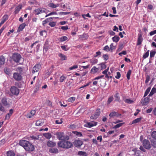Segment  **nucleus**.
<instances>
[{
	"mask_svg": "<svg viewBox=\"0 0 156 156\" xmlns=\"http://www.w3.org/2000/svg\"><path fill=\"white\" fill-rule=\"evenodd\" d=\"M66 77L64 76H61L60 78V82H63V81L64 80H65L66 79Z\"/></svg>",
	"mask_w": 156,
	"mask_h": 156,
	"instance_id": "nucleus-46",
	"label": "nucleus"
},
{
	"mask_svg": "<svg viewBox=\"0 0 156 156\" xmlns=\"http://www.w3.org/2000/svg\"><path fill=\"white\" fill-rule=\"evenodd\" d=\"M98 62V60L96 59H92L90 60V62L92 65L96 64Z\"/></svg>",
	"mask_w": 156,
	"mask_h": 156,
	"instance_id": "nucleus-34",
	"label": "nucleus"
},
{
	"mask_svg": "<svg viewBox=\"0 0 156 156\" xmlns=\"http://www.w3.org/2000/svg\"><path fill=\"white\" fill-rule=\"evenodd\" d=\"M78 67V66L77 65H74L73 66L70 67L69 68V69L70 70H72L73 69H76Z\"/></svg>",
	"mask_w": 156,
	"mask_h": 156,
	"instance_id": "nucleus-62",
	"label": "nucleus"
},
{
	"mask_svg": "<svg viewBox=\"0 0 156 156\" xmlns=\"http://www.w3.org/2000/svg\"><path fill=\"white\" fill-rule=\"evenodd\" d=\"M26 26V24L25 23H23L20 25L17 29V32H20L21 31L23 30Z\"/></svg>",
	"mask_w": 156,
	"mask_h": 156,
	"instance_id": "nucleus-17",
	"label": "nucleus"
},
{
	"mask_svg": "<svg viewBox=\"0 0 156 156\" xmlns=\"http://www.w3.org/2000/svg\"><path fill=\"white\" fill-rule=\"evenodd\" d=\"M49 25L51 27H54L56 25V23L55 22H52L49 23Z\"/></svg>",
	"mask_w": 156,
	"mask_h": 156,
	"instance_id": "nucleus-51",
	"label": "nucleus"
},
{
	"mask_svg": "<svg viewBox=\"0 0 156 156\" xmlns=\"http://www.w3.org/2000/svg\"><path fill=\"white\" fill-rule=\"evenodd\" d=\"M22 5H20L16 7L15 9V11L14 12V14H17L22 9Z\"/></svg>",
	"mask_w": 156,
	"mask_h": 156,
	"instance_id": "nucleus-19",
	"label": "nucleus"
},
{
	"mask_svg": "<svg viewBox=\"0 0 156 156\" xmlns=\"http://www.w3.org/2000/svg\"><path fill=\"white\" fill-rule=\"evenodd\" d=\"M1 102L2 104L5 106H7L9 105V103L8 101V98L5 97H4L2 98Z\"/></svg>",
	"mask_w": 156,
	"mask_h": 156,
	"instance_id": "nucleus-10",
	"label": "nucleus"
},
{
	"mask_svg": "<svg viewBox=\"0 0 156 156\" xmlns=\"http://www.w3.org/2000/svg\"><path fill=\"white\" fill-rule=\"evenodd\" d=\"M10 91L12 94L14 95L17 96L19 93V90L15 86L11 87L10 88Z\"/></svg>",
	"mask_w": 156,
	"mask_h": 156,
	"instance_id": "nucleus-4",
	"label": "nucleus"
},
{
	"mask_svg": "<svg viewBox=\"0 0 156 156\" xmlns=\"http://www.w3.org/2000/svg\"><path fill=\"white\" fill-rule=\"evenodd\" d=\"M117 113L116 112H111L109 114V116L111 117H113L115 116H116L117 115Z\"/></svg>",
	"mask_w": 156,
	"mask_h": 156,
	"instance_id": "nucleus-36",
	"label": "nucleus"
},
{
	"mask_svg": "<svg viewBox=\"0 0 156 156\" xmlns=\"http://www.w3.org/2000/svg\"><path fill=\"white\" fill-rule=\"evenodd\" d=\"M55 122L57 124H61L62 123V119H60V120H56L55 121Z\"/></svg>",
	"mask_w": 156,
	"mask_h": 156,
	"instance_id": "nucleus-63",
	"label": "nucleus"
},
{
	"mask_svg": "<svg viewBox=\"0 0 156 156\" xmlns=\"http://www.w3.org/2000/svg\"><path fill=\"white\" fill-rule=\"evenodd\" d=\"M113 100V97L112 96H110L108 98L107 102L108 104H110Z\"/></svg>",
	"mask_w": 156,
	"mask_h": 156,
	"instance_id": "nucleus-42",
	"label": "nucleus"
},
{
	"mask_svg": "<svg viewBox=\"0 0 156 156\" xmlns=\"http://www.w3.org/2000/svg\"><path fill=\"white\" fill-rule=\"evenodd\" d=\"M58 147L65 149L70 148L73 146V143L70 141L67 140L58 142Z\"/></svg>",
	"mask_w": 156,
	"mask_h": 156,
	"instance_id": "nucleus-1",
	"label": "nucleus"
},
{
	"mask_svg": "<svg viewBox=\"0 0 156 156\" xmlns=\"http://www.w3.org/2000/svg\"><path fill=\"white\" fill-rule=\"evenodd\" d=\"M100 113V109L98 108L96 110L94 114L92 115L90 118L91 119L95 120L99 116Z\"/></svg>",
	"mask_w": 156,
	"mask_h": 156,
	"instance_id": "nucleus-7",
	"label": "nucleus"
},
{
	"mask_svg": "<svg viewBox=\"0 0 156 156\" xmlns=\"http://www.w3.org/2000/svg\"><path fill=\"white\" fill-rule=\"evenodd\" d=\"M41 66L40 64H36L33 68L32 73H34L37 72L39 70Z\"/></svg>",
	"mask_w": 156,
	"mask_h": 156,
	"instance_id": "nucleus-15",
	"label": "nucleus"
},
{
	"mask_svg": "<svg viewBox=\"0 0 156 156\" xmlns=\"http://www.w3.org/2000/svg\"><path fill=\"white\" fill-rule=\"evenodd\" d=\"M73 133L78 137H81L83 136V135L81 132H79L77 131H74L73 132Z\"/></svg>",
	"mask_w": 156,
	"mask_h": 156,
	"instance_id": "nucleus-40",
	"label": "nucleus"
},
{
	"mask_svg": "<svg viewBox=\"0 0 156 156\" xmlns=\"http://www.w3.org/2000/svg\"><path fill=\"white\" fill-rule=\"evenodd\" d=\"M124 124V122L121 123H119L115 125V126L113 127V128L114 129H116L118 128H119L121 127Z\"/></svg>",
	"mask_w": 156,
	"mask_h": 156,
	"instance_id": "nucleus-31",
	"label": "nucleus"
},
{
	"mask_svg": "<svg viewBox=\"0 0 156 156\" xmlns=\"http://www.w3.org/2000/svg\"><path fill=\"white\" fill-rule=\"evenodd\" d=\"M5 111V108L2 105L0 102V111L4 112Z\"/></svg>",
	"mask_w": 156,
	"mask_h": 156,
	"instance_id": "nucleus-47",
	"label": "nucleus"
},
{
	"mask_svg": "<svg viewBox=\"0 0 156 156\" xmlns=\"http://www.w3.org/2000/svg\"><path fill=\"white\" fill-rule=\"evenodd\" d=\"M142 119V117H140L139 118H137L134 120L133 121H132L131 124L140 122Z\"/></svg>",
	"mask_w": 156,
	"mask_h": 156,
	"instance_id": "nucleus-25",
	"label": "nucleus"
},
{
	"mask_svg": "<svg viewBox=\"0 0 156 156\" xmlns=\"http://www.w3.org/2000/svg\"><path fill=\"white\" fill-rule=\"evenodd\" d=\"M49 152L51 153L55 154L57 153L58 152V150L56 148H53L49 150Z\"/></svg>",
	"mask_w": 156,
	"mask_h": 156,
	"instance_id": "nucleus-29",
	"label": "nucleus"
},
{
	"mask_svg": "<svg viewBox=\"0 0 156 156\" xmlns=\"http://www.w3.org/2000/svg\"><path fill=\"white\" fill-rule=\"evenodd\" d=\"M46 9L45 8L43 7H40L35 9L34 11L36 15H38L41 13L46 12Z\"/></svg>",
	"mask_w": 156,
	"mask_h": 156,
	"instance_id": "nucleus-6",
	"label": "nucleus"
},
{
	"mask_svg": "<svg viewBox=\"0 0 156 156\" xmlns=\"http://www.w3.org/2000/svg\"><path fill=\"white\" fill-rule=\"evenodd\" d=\"M43 122H42L41 121L39 120L36 121L35 125L36 126H41L43 125Z\"/></svg>",
	"mask_w": 156,
	"mask_h": 156,
	"instance_id": "nucleus-35",
	"label": "nucleus"
},
{
	"mask_svg": "<svg viewBox=\"0 0 156 156\" xmlns=\"http://www.w3.org/2000/svg\"><path fill=\"white\" fill-rule=\"evenodd\" d=\"M120 38L119 36L116 35L112 38V40L114 42H117L119 40Z\"/></svg>",
	"mask_w": 156,
	"mask_h": 156,
	"instance_id": "nucleus-30",
	"label": "nucleus"
},
{
	"mask_svg": "<svg viewBox=\"0 0 156 156\" xmlns=\"http://www.w3.org/2000/svg\"><path fill=\"white\" fill-rule=\"evenodd\" d=\"M56 135L57 138L59 140L62 141L63 140H69V138L68 136H65L64 133L62 132H57L56 133Z\"/></svg>",
	"mask_w": 156,
	"mask_h": 156,
	"instance_id": "nucleus-2",
	"label": "nucleus"
},
{
	"mask_svg": "<svg viewBox=\"0 0 156 156\" xmlns=\"http://www.w3.org/2000/svg\"><path fill=\"white\" fill-rule=\"evenodd\" d=\"M70 12H60L58 14L60 15H66L69 14Z\"/></svg>",
	"mask_w": 156,
	"mask_h": 156,
	"instance_id": "nucleus-60",
	"label": "nucleus"
},
{
	"mask_svg": "<svg viewBox=\"0 0 156 156\" xmlns=\"http://www.w3.org/2000/svg\"><path fill=\"white\" fill-rule=\"evenodd\" d=\"M142 144L144 147L146 149L150 150L151 147V145L148 140L144 139L142 142Z\"/></svg>",
	"mask_w": 156,
	"mask_h": 156,
	"instance_id": "nucleus-3",
	"label": "nucleus"
},
{
	"mask_svg": "<svg viewBox=\"0 0 156 156\" xmlns=\"http://www.w3.org/2000/svg\"><path fill=\"white\" fill-rule=\"evenodd\" d=\"M110 49L111 52H112L113 50L115 49V48L114 46H113V44L112 43L110 44Z\"/></svg>",
	"mask_w": 156,
	"mask_h": 156,
	"instance_id": "nucleus-52",
	"label": "nucleus"
},
{
	"mask_svg": "<svg viewBox=\"0 0 156 156\" xmlns=\"http://www.w3.org/2000/svg\"><path fill=\"white\" fill-rule=\"evenodd\" d=\"M156 92V89L155 88L153 87L152 88L148 96H151Z\"/></svg>",
	"mask_w": 156,
	"mask_h": 156,
	"instance_id": "nucleus-33",
	"label": "nucleus"
},
{
	"mask_svg": "<svg viewBox=\"0 0 156 156\" xmlns=\"http://www.w3.org/2000/svg\"><path fill=\"white\" fill-rule=\"evenodd\" d=\"M99 70L98 68H96L95 66H94L91 69V72L93 74H94Z\"/></svg>",
	"mask_w": 156,
	"mask_h": 156,
	"instance_id": "nucleus-28",
	"label": "nucleus"
},
{
	"mask_svg": "<svg viewBox=\"0 0 156 156\" xmlns=\"http://www.w3.org/2000/svg\"><path fill=\"white\" fill-rule=\"evenodd\" d=\"M115 100L117 101H120V98L119 97L118 93H116L115 94Z\"/></svg>",
	"mask_w": 156,
	"mask_h": 156,
	"instance_id": "nucleus-49",
	"label": "nucleus"
},
{
	"mask_svg": "<svg viewBox=\"0 0 156 156\" xmlns=\"http://www.w3.org/2000/svg\"><path fill=\"white\" fill-rule=\"evenodd\" d=\"M131 73V70L130 69H129L126 74V77L128 80H129L130 79V76Z\"/></svg>",
	"mask_w": 156,
	"mask_h": 156,
	"instance_id": "nucleus-38",
	"label": "nucleus"
},
{
	"mask_svg": "<svg viewBox=\"0 0 156 156\" xmlns=\"http://www.w3.org/2000/svg\"><path fill=\"white\" fill-rule=\"evenodd\" d=\"M7 156H15V154L13 151H10L7 152Z\"/></svg>",
	"mask_w": 156,
	"mask_h": 156,
	"instance_id": "nucleus-32",
	"label": "nucleus"
},
{
	"mask_svg": "<svg viewBox=\"0 0 156 156\" xmlns=\"http://www.w3.org/2000/svg\"><path fill=\"white\" fill-rule=\"evenodd\" d=\"M77 155L80 156H87L88 154L84 151H79L77 153Z\"/></svg>",
	"mask_w": 156,
	"mask_h": 156,
	"instance_id": "nucleus-24",
	"label": "nucleus"
},
{
	"mask_svg": "<svg viewBox=\"0 0 156 156\" xmlns=\"http://www.w3.org/2000/svg\"><path fill=\"white\" fill-rule=\"evenodd\" d=\"M47 146L49 147H53L56 145V143L52 141L49 140L47 142Z\"/></svg>",
	"mask_w": 156,
	"mask_h": 156,
	"instance_id": "nucleus-18",
	"label": "nucleus"
},
{
	"mask_svg": "<svg viewBox=\"0 0 156 156\" xmlns=\"http://www.w3.org/2000/svg\"><path fill=\"white\" fill-rule=\"evenodd\" d=\"M4 71L7 74L9 75L10 74L9 70L8 69L5 68Z\"/></svg>",
	"mask_w": 156,
	"mask_h": 156,
	"instance_id": "nucleus-61",
	"label": "nucleus"
},
{
	"mask_svg": "<svg viewBox=\"0 0 156 156\" xmlns=\"http://www.w3.org/2000/svg\"><path fill=\"white\" fill-rule=\"evenodd\" d=\"M150 100L149 98L146 97L142 99L140 101L141 104L142 105H147L149 102Z\"/></svg>",
	"mask_w": 156,
	"mask_h": 156,
	"instance_id": "nucleus-12",
	"label": "nucleus"
},
{
	"mask_svg": "<svg viewBox=\"0 0 156 156\" xmlns=\"http://www.w3.org/2000/svg\"><path fill=\"white\" fill-rule=\"evenodd\" d=\"M57 13L56 12H52L49 13L48 15H47L45 16V17H46L49 16L53 15H57Z\"/></svg>",
	"mask_w": 156,
	"mask_h": 156,
	"instance_id": "nucleus-54",
	"label": "nucleus"
},
{
	"mask_svg": "<svg viewBox=\"0 0 156 156\" xmlns=\"http://www.w3.org/2000/svg\"><path fill=\"white\" fill-rule=\"evenodd\" d=\"M28 142V141L25 140H22L20 141L19 144L20 145L23 147L25 149V146L27 145Z\"/></svg>",
	"mask_w": 156,
	"mask_h": 156,
	"instance_id": "nucleus-16",
	"label": "nucleus"
},
{
	"mask_svg": "<svg viewBox=\"0 0 156 156\" xmlns=\"http://www.w3.org/2000/svg\"><path fill=\"white\" fill-rule=\"evenodd\" d=\"M75 99V98L74 97H71L69 98L68 100V102H73Z\"/></svg>",
	"mask_w": 156,
	"mask_h": 156,
	"instance_id": "nucleus-44",
	"label": "nucleus"
},
{
	"mask_svg": "<svg viewBox=\"0 0 156 156\" xmlns=\"http://www.w3.org/2000/svg\"><path fill=\"white\" fill-rule=\"evenodd\" d=\"M28 3L30 5L35 4L36 5H39V3L36 0H31L28 2Z\"/></svg>",
	"mask_w": 156,
	"mask_h": 156,
	"instance_id": "nucleus-21",
	"label": "nucleus"
},
{
	"mask_svg": "<svg viewBox=\"0 0 156 156\" xmlns=\"http://www.w3.org/2000/svg\"><path fill=\"white\" fill-rule=\"evenodd\" d=\"M152 145L154 147H156V141L153 140L151 141Z\"/></svg>",
	"mask_w": 156,
	"mask_h": 156,
	"instance_id": "nucleus-64",
	"label": "nucleus"
},
{
	"mask_svg": "<svg viewBox=\"0 0 156 156\" xmlns=\"http://www.w3.org/2000/svg\"><path fill=\"white\" fill-rule=\"evenodd\" d=\"M25 149L28 151H33L34 150V147L33 145L29 142L25 146Z\"/></svg>",
	"mask_w": 156,
	"mask_h": 156,
	"instance_id": "nucleus-8",
	"label": "nucleus"
},
{
	"mask_svg": "<svg viewBox=\"0 0 156 156\" xmlns=\"http://www.w3.org/2000/svg\"><path fill=\"white\" fill-rule=\"evenodd\" d=\"M35 113L36 111L35 110H32L30 112L26 115V117L27 118H30L35 114Z\"/></svg>",
	"mask_w": 156,
	"mask_h": 156,
	"instance_id": "nucleus-14",
	"label": "nucleus"
},
{
	"mask_svg": "<svg viewBox=\"0 0 156 156\" xmlns=\"http://www.w3.org/2000/svg\"><path fill=\"white\" fill-rule=\"evenodd\" d=\"M83 142L80 140H75L73 144L74 146L77 147H80L83 144Z\"/></svg>",
	"mask_w": 156,
	"mask_h": 156,
	"instance_id": "nucleus-11",
	"label": "nucleus"
},
{
	"mask_svg": "<svg viewBox=\"0 0 156 156\" xmlns=\"http://www.w3.org/2000/svg\"><path fill=\"white\" fill-rule=\"evenodd\" d=\"M103 57L105 61H107L109 58L108 55L107 54H105L103 55Z\"/></svg>",
	"mask_w": 156,
	"mask_h": 156,
	"instance_id": "nucleus-56",
	"label": "nucleus"
},
{
	"mask_svg": "<svg viewBox=\"0 0 156 156\" xmlns=\"http://www.w3.org/2000/svg\"><path fill=\"white\" fill-rule=\"evenodd\" d=\"M101 70L105 69L106 67V65L104 63H101L100 64Z\"/></svg>",
	"mask_w": 156,
	"mask_h": 156,
	"instance_id": "nucleus-50",
	"label": "nucleus"
},
{
	"mask_svg": "<svg viewBox=\"0 0 156 156\" xmlns=\"http://www.w3.org/2000/svg\"><path fill=\"white\" fill-rule=\"evenodd\" d=\"M48 6L52 8H55L57 7L56 5L54 4L53 3H51L48 5Z\"/></svg>",
	"mask_w": 156,
	"mask_h": 156,
	"instance_id": "nucleus-41",
	"label": "nucleus"
},
{
	"mask_svg": "<svg viewBox=\"0 0 156 156\" xmlns=\"http://www.w3.org/2000/svg\"><path fill=\"white\" fill-rule=\"evenodd\" d=\"M2 20L1 21V22L0 23V27L1 26V25L3 24L8 19V16L7 15H4L3 17H2Z\"/></svg>",
	"mask_w": 156,
	"mask_h": 156,
	"instance_id": "nucleus-20",
	"label": "nucleus"
},
{
	"mask_svg": "<svg viewBox=\"0 0 156 156\" xmlns=\"http://www.w3.org/2000/svg\"><path fill=\"white\" fill-rule=\"evenodd\" d=\"M52 19H53L51 17L46 19L45 20L42 21V25L43 26H45V25L46 23L49 22Z\"/></svg>",
	"mask_w": 156,
	"mask_h": 156,
	"instance_id": "nucleus-22",
	"label": "nucleus"
},
{
	"mask_svg": "<svg viewBox=\"0 0 156 156\" xmlns=\"http://www.w3.org/2000/svg\"><path fill=\"white\" fill-rule=\"evenodd\" d=\"M67 39L68 38L67 37L63 36L61 37H60L59 40L61 42H63L66 41Z\"/></svg>",
	"mask_w": 156,
	"mask_h": 156,
	"instance_id": "nucleus-37",
	"label": "nucleus"
},
{
	"mask_svg": "<svg viewBox=\"0 0 156 156\" xmlns=\"http://www.w3.org/2000/svg\"><path fill=\"white\" fill-rule=\"evenodd\" d=\"M43 136L48 139H49L52 137L51 134L49 133H43Z\"/></svg>",
	"mask_w": 156,
	"mask_h": 156,
	"instance_id": "nucleus-23",
	"label": "nucleus"
},
{
	"mask_svg": "<svg viewBox=\"0 0 156 156\" xmlns=\"http://www.w3.org/2000/svg\"><path fill=\"white\" fill-rule=\"evenodd\" d=\"M151 136L153 138L156 139V131H154L152 132Z\"/></svg>",
	"mask_w": 156,
	"mask_h": 156,
	"instance_id": "nucleus-53",
	"label": "nucleus"
},
{
	"mask_svg": "<svg viewBox=\"0 0 156 156\" xmlns=\"http://www.w3.org/2000/svg\"><path fill=\"white\" fill-rule=\"evenodd\" d=\"M125 103H126L130 104L133 103V102L134 101L129 99H127L125 100Z\"/></svg>",
	"mask_w": 156,
	"mask_h": 156,
	"instance_id": "nucleus-39",
	"label": "nucleus"
},
{
	"mask_svg": "<svg viewBox=\"0 0 156 156\" xmlns=\"http://www.w3.org/2000/svg\"><path fill=\"white\" fill-rule=\"evenodd\" d=\"M117 75L115 76L116 78L117 79H119L121 76V74L119 72H118L116 73Z\"/></svg>",
	"mask_w": 156,
	"mask_h": 156,
	"instance_id": "nucleus-59",
	"label": "nucleus"
},
{
	"mask_svg": "<svg viewBox=\"0 0 156 156\" xmlns=\"http://www.w3.org/2000/svg\"><path fill=\"white\" fill-rule=\"evenodd\" d=\"M156 53V52L155 51H151L150 53V58L154 57Z\"/></svg>",
	"mask_w": 156,
	"mask_h": 156,
	"instance_id": "nucleus-55",
	"label": "nucleus"
},
{
	"mask_svg": "<svg viewBox=\"0 0 156 156\" xmlns=\"http://www.w3.org/2000/svg\"><path fill=\"white\" fill-rule=\"evenodd\" d=\"M49 47L46 45H44V48H43V51L44 52V51L45 52H46L47 51Z\"/></svg>",
	"mask_w": 156,
	"mask_h": 156,
	"instance_id": "nucleus-57",
	"label": "nucleus"
},
{
	"mask_svg": "<svg viewBox=\"0 0 156 156\" xmlns=\"http://www.w3.org/2000/svg\"><path fill=\"white\" fill-rule=\"evenodd\" d=\"M21 58L20 55L17 53H14L12 56V59L16 62H19Z\"/></svg>",
	"mask_w": 156,
	"mask_h": 156,
	"instance_id": "nucleus-5",
	"label": "nucleus"
},
{
	"mask_svg": "<svg viewBox=\"0 0 156 156\" xmlns=\"http://www.w3.org/2000/svg\"><path fill=\"white\" fill-rule=\"evenodd\" d=\"M30 137L34 140H38L39 138V137L38 136H30Z\"/></svg>",
	"mask_w": 156,
	"mask_h": 156,
	"instance_id": "nucleus-58",
	"label": "nucleus"
},
{
	"mask_svg": "<svg viewBox=\"0 0 156 156\" xmlns=\"http://www.w3.org/2000/svg\"><path fill=\"white\" fill-rule=\"evenodd\" d=\"M149 50H148L143 55V57L144 58H145L148 56L149 54Z\"/></svg>",
	"mask_w": 156,
	"mask_h": 156,
	"instance_id": "nucleus-48",
	"label": "nucleus"
},
{
	"mask_svg": "<svg viewBox=\"0 0 156 156\" xmlns=\"http://www.w3.org/2000/svg\"><path fill=\"white\" fill-rule=\"evenodd\" d=\"M58 56L60 58L61 60H64L67 59V57L61 53L58 54Z\"/></svg>",
	"mask_w": 156,
	"mask_h": 156,
	"instance_id": "nucleus-27",
	"label": "nucleus"
},
{
	"mask_svg": "<svg viewBox=\"0 0 156 156\" xmlns=\"http://www.w3.org/2000/svg\"><path fill=\"white\" fill-rule=\"evenodd\" d=\"M5 62V58L3 56H0V65H2Z\"/></svg>",
	"mask_w": 156,
	"mask_h": 156,
	"instance_id": "nucleus-26",
	"label": "nucleus"
},
{
	"mask_svg": "<svg viewBox=\"0 0 156 156\" xmlns=\"http://www.w3.org/2000/svg\"><path fill=\"white\" fill-rule=\"evenodd\" d=\"M150 90V87H148L147 89L146 90L144 93V97H146L148 94L149 93V92Z\"/></svg>",
	"mask_w": 156,
	"mask_h": 156,
	"instance_id": "nucleus-43",
	"label": "nucleus"
},
{
	"mask_svg": "<svg viewBox=\"0 0 156 156\" xmlns=\"http://www.w3.org/2000/svg\"><path fill=\"white\" fill-rule=\"evenodd\" d=\"M103 50L106 51H110V48L108 45L105 46L103 48Z\"/></svg>",
	"mask_w": 156,
	"mask_h": 156,
	"instance_id": "nucleus-45",
	"label": "nucleus"
},
{
	"mask_svg": "<svg viewBox=\"0 0 156 156\" xmlns=\"http://www.w3.org/2000/svg\"><path fill=\"white\" fill-rule=\"evenodd\" d=\"M138 37L136 44L137 45H139L141 44L143 41V39L142 37V35L141 34H138Z\"/></svg>",
	"mask_w": 156,
	"mask_h": 156,
	"instance_id": "nucleus-13",
	"label": "nucleus"
},
{
	"mask_svg": "<svg viewBox=\"0 0 156 156\" xmlns=\"http://www.w3.org/2000/svg\"><path fill=\"white\" fill-rule=\"evenodd\" d=\"M13 77L16 81L21 80L22 78L20 74L18 73H14L13 74Z\"/></svg>",
	"mask_w": 156,
	"mask_h": 156,
	"instance_id": "nucleus-9",
	"label": "nucleus"
}]
</instances>
